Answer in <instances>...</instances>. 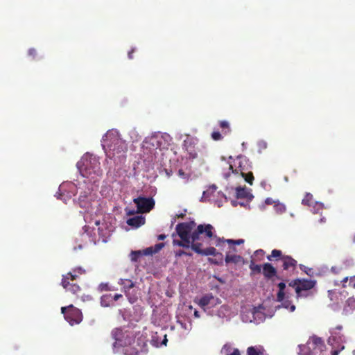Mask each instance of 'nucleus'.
<instances>
[{
	"mask_svg": "<svg viewBox=\"0 0 355 355\" xmlns=\"http://www.w3.org/2000/svg\"><path fill=\"white\" fill-rule=\"evenodd\" d=\"M243 161L245 162V159H244L241 157H238L234 160V166H236V168L235 169H234L233 166L232 164H230L229 168L232 171V173H241L240 169H241L242 171H243V169H244V168L243 167Z\"/></svg>",
	"mask_w": 355,
	"mask_h": 355,
	"instance_id": "16",
	"label": "nucleus"
},
{
	"mask_svg": "<svg viewBox=\"0 0 355 355\" xmlns=\"http://www.w3.org/2000/svg\"><path fill=\"white\" fill-rule=\"evenodd\" d=\"M267 259L270 261H281L282 262V268L286 271H293L295 270L297 261L289 255L283 254L280 250L274 249L271 254L267 256Z\"/></svg>",
	"mask_w": 355,
	"mask_h": 355,
	"instance_id": "2",
	"label": "nucleus"
},
{
	"mask_svg": "<svg viewBox=\"0 0 355 355\" xmlns=\"http://www.w3.org/2000/svg\"><path fill=\"white\" fill-rule=\"evenodd\" d=\"M145 218L142 216H136L127 220V224L134 227H139L145 223Z\"/></svg>",
	"mask_w": 355,
	"mask_h": 355,
	"instance_id": "15",
	"label": "nucleus"
},
{
	"mask_svg": "<svg viewBox=\"0 0 355 355\" xmlns=\"http://www.w3.org/2000/svg\"><path fill=\"white\" fill-rule=\"evenodd\" d=\"M219 303H220V301L218 298L214 297L212 294H207L200 299L198 304L204 308L209 305L213 306Z\"/></svg>",
	"mask_w": 355,
	"mask_h": 355,
	"instance_id": "13",
	"label": "nucleus"
},
{
	"mask_svg": "<svg viewBox=\"0 0 355 355\" xmlns=\"http://www.w3.org/2000/svg\"><path fill=\"white\" fill-rule=\"evenodd\" d=\"M231 349V346L229 345V344H225L223 347V349H225L226 350L227 352H229L230 349Z\"/></svg>",
	"mask_w": 355,
	"mask_h": 355,
	"instance_id": "48",
	"label": "nucleus"
},
{
	"mask_svg": "<svg viewBox=\"0 0 355 355\" xmlns=\"http://www.w3.org/2000/svg\"><path fill=\"white\" fill-rule=\"evenodd\" d=\"M225 178H227L229 177V174H225Z\"/></svg>",
	"mask_w": 355,
	"mask_h": 355,
	"instance_id": "62",
	"label": "nucleus"
},
{
	"mask_svg": "<svg viewBox=\"0 0 355 355\" xmlns=\"http://www.w3.org/2000/svg\"><path fill=\"white\" fill-rule=\"evenodd\" d=\"M227 355H241V353L239 349L234 348L232 352L227 354Z\"/></svg>",
	"mask_w": 355,
	"mask_h": 355,
	"instance_id": "43",
	"label": "nucleus"
},
{
	"mask_svg": "<svg viewBox=\"0 0 355 355\" xmlns=\"http://www.w3.org/2000/svg\"><path fill=\"white\" fill-rule=\"evenodd\" d=\"M98 291H110V288L109 287V285L107 283H101L98 285Z\"/></svg>",
	"mask_w": 355,
	"mask_h": 355,
	"instance_id": "34",
	"label": "nucleus"
},
{
	"mask_svg": "<svg viewBox=\"0 0 355 355\" xmlns=\"http://www.w3.org/2000/svg\"><path fill=\"white\" fill-rule=\"evenodd\" d=\"M28 55L30 56H32L33 58H35L37 55V51L35 49H30L28 50Z\"/></svg>",
	"mask_w": 355,
	"mask_h": 355,
	"instance_id": "42",
	"label": "nucleus"
},
{
	"mask_svg": "<svg viewBox=\"0 0 355 355\" xmlns=\"http://www.w3.org/2000/svg\"><path fill=\"white\" fill-rule=\"evenodd\" d=\"M298 286L296 288L297 297H306L312 294L310 291L316 285V281L308 279H300L297 280Z\"/></svg>",
	"mask_w": 355,
	"mask_h": 355,
	"instance_id": "6",
	"label": "nucleus"
},
{
	"mask_svg": "<svg viewBox=\"0 0 355 355\" xmlns=\"http://www.w3.org/2000/svg\"><path fill=\"white\" fill-rule=\"evenodd\" d=\"M312 342L315 347H318L320 352H322L325 349V345L321 338L313 336L312 338Z\"/></svg>",
	"mask_w": 355,
	"mask_h": 355,
	"instance_id": "23",
	"label": "nucleus"
},
{
	"mask_svg": "<svg viewBox=\"0 0 355 355\" xmlns=\"http://www.w3.org/2000/svg\"><path fill=\"white\" fill-rule=\"evenodd\" d=\"M232 250L233 251H236V248L234 247L232 248Z\"/></svg>",
	"mask_w": 355,
	"mask_h": 355,
	"instance_id": "63",
	"label": "nucleus"
},
{
	"mask_svg": "<svg viewBox=\"0 0 355 355\" xmlns=\"http://www.w3.org/2000/svg\"><path fill=\"white\" fill-rule=\"evenodd\" d=\"M175 255L176 257H180L183 255L191 257V256H192V254L190 252H187L182 250H177L175 252Z\"/></svg>",
	"mask_w": 355,
	"mask_h": 355,
	"instance_id": "33",
	"label": "nucleus"
},
{
	"mask_svg": "<svg viewBox=\"0 0 355 355\" xmlns=\"http://www.w3.org/2000/svg\"><path fill=\"white\" fill-rule=\"evenodd\" d=\"M182 241V243L184 245H182V248H191V245L192 243V239H191V237H186L185 239L184 238H180Z\"/></svg>",
	"mask_w": 355,
	"mask_h": 355,
	"instance_id": "32",
	"label": "nucleus"
},
{
	"mask_svg": "<svg viewBox=\"0 0 355 355\" xmlns=\"http://www.w3.org/2000/svg\"><path fill=\"white\" fill-rule=\"evenodd\" d=\"M297 280H300V279H294V280L291 281V282L288 284L289 286L295 288V291H296V288H297V286H298V282H297Z\"/></svg>",
	"mask_w": 355,
	"mask_h": 355,
	"instance_id": "39",
	"label": "nucleus"
},
{
	"mask_svg": "<svg viewBox=\"0 0 355 355\" xmlns=\"http://www.w3.org/2000/svg\"><path fill=\"white\" fill-rule=\"evenodd\" d=\"M112 337L115 340L113 344L114 348L130 345L135 340L134 334L132 331H123L120 328H116L112 331Z\"/></svg>",
	"mask_w": 355,
	"mask_h": 355,
	"instance_id": "4",
	"label": "nucleus"
},
{
	"mask_svg": "<svg viewBox=\"0 0 355 355\" xmlns=\"http://www.w3.org/2000/svg\"><path fill=\"white\" fill-rule=\"evenodd\" d=\"M166 236L165 234H159L157 237L158 240H164L165 239Z\"/></svg>",
	"mask_w": 355,
	"mask_h": 355,
	"instance_id": "50",
	"label": "nucleus"
},
{
	"mask_svg": "<svg viewBox=\"0 0 355 355\" xmlns=\"http://www.w3.org/2000/svg\"><path fill=\"white\" fill-rule=\"evenodd\" d=\"M219 125L220 127L223 129V130H226L225 131H223V133L225 135L228 132H230V125H229V123L226 121H220L219 122Z\"/></svg>",
	"mask_w": 355,
	"mask_h": 355,
	"instance_id": "31",
	"label": "nucleus"
},
{
	"mask_svg": "<svg viewBox=\"0 0 355 355\" xmlns=\"http://www.w3.org/2000/svg\"><path fill=\"white\" fill-rule=\"evenodd\" d=\"M202 255L208 256V255H213V256H218L220 261H217L216 259H212L209 258L208 261L210 263H214L218 265L219 263L222 261L223 259V255L221 253L217 252L216 250L214 247H209L206 249H204L202 251Z\"/></svg>",
	"mask_w": 355,
	"mask_h": 355,
	"instance_id": "14",
	"label": "nucleus"
},
{
	"mask_svg": "<svg viewBox=\"0 0 355 355\" xmlns=\"http://www.w3.org/2000/svg\"><path fill=\"white\" fill-rule=\"evenodd\" d=\"M182 239L181 240H176V239H173V245H178V246H180V247H182L183 243H182Z\"/></svg>",
	"mask_w": 355,
	"mask_h": 355,
	"instance_id": "41",
	"label": "nucleus"
},
{
	"mask_svg": "<svg viewBox=\"0 0 355 355\" xmlns=\"http://www.w3.org/2000/svg\"><path fill=\"white\" fill-rule=\"evenodd\" d=\"M166 342H167V338H166V336H164V340L162 342V344L166 345Z\"/></svg>",
	"mask_w": 355,
	"mask_h": 355,
	"instance_id": "56",
	"label": "nucleus"
},
{
	"mask_svg": "<svg viewBox=\"0 0 355 355\" xmlns=\"http://www.w3.org/2000/svg\"><path fill=\"white\" fill-rule=\"evenodd\" d=\"M194 315H195V316H196V318H198V317L200 316V315H199V313H198V311H195V312H194Z\"/></svg>",
	"mask_w": 355,
	"mask_h": 355,
	"instance_id": "59",
	"label": "nucleus"
},
{
	"mask_svg": "<svg viewBox=\"0 0 355 355\" xmlns=\"http://www.w3.org/2000/svg\"><path fill=\"white\" fill-rule=\"evenodd\" d=\"M111 295H103L102 297H101V304H103L104 300L106 299V298H108V297H110Z\"/></svg>",
	"mask_w": 355,
	"mask_h": 355,
	"instance_id": "49",
	"label": "nucleus"
},
{
	"mask_svg": "<svg viewBox=\"0 0 355 355\" xmlns=\"http://www.w3.org/2000/svg\"><path fill=\"white\" fill-rule=\"evenodd\" d=\"M129 301L130 303H134L135 302V299L129 298Z\"/></svg>",
	"mask_w": 355,
	"mask_h": 355,
	"instance_id": "60",
	"label": "nucleus"
},
{
	"mask_svg": "<svg viewBox=\"0 0 355 355\" xmlns=\"http://www.w3.org/2000/svg\"><path fill=\"white\" fill-rule=\"evenodd\" d=\"M135 214V211H127V214L128 215H132Z\"/></svg>",
	"mask_w": 355,
	"mask_h": 355,
	"instance_id": "57",
	"label": "nucleus"
},
{
	"mask_svg": "<svg viewBox=\"0 0 355 355\" xmlns=\"http://www.w3.org/2000/svg\"><path fill=\"white\" fill-rule=\"evenodd\" d=\"M284 306L285 308L288 309L289 308L290 306V302L288 301H286L284 303Z\"/></svg>",
	"mask_w": 355,
	"mask_h": 355,
	"instance_id": "52",
	"label": "nucleus"
},
{
	"mask_svg": "<svg viewBox=\"0 0 355 355\" xmlns=\"http://www.w3.org/2000/svg\"><path fill=\"white\" fill-rule=\"evenodd\" d=\"M119 284L123 286V289L126 295L127 292L135 286V284L130 279H121Z\"/></svg>",
	"mask_w": 355,
	"mask_h": 355,
	"instance_id": "21",
	"label": "nucleus"
},
{
	"mask_svg": "<svg viewBox=\"0 0 355 355\" xmlns=\"http://www.w3.org/2000/svg\"><path fill=\"white\" fill-rule=\"evenodd\" d=\"M133 202L137 205V212L139 214L150 211L154 208L155 204L153 198H145L141 196L134 198Z\"/></svg>",
	"mask_w": 355,
	"mask_h": 355,
	"instance_id": "8",
	"label": "nucleus"
},
{
	"mask_svg": "<svg viewBox=\"0 0 355 355\" xmlns=\"http://www.w3.org/2000/svg\"><path fill=\"white\" fill-rule=\"evenodd\" d=\"M243 257L240 255L237 254H230V253H227L225 256V262L226 263H238L243 261Z\"/></svg>",
	"mask_w": 355,
	"mask_h": 355,
	"instance_id": "19",
	"label": "nucleus"
},
{
	"mask_svg": "<svg viewBox=\"0 0 355 355\" xmlns=\"http://www.w3.org/2000/svg\"><path fill=\"white\" fill-rule=\"evenodd\" d=\"M211 138L214 141H218L222 139L223 137L218 131H214L211 133Z\"/></svg>",
	"mask_w": 355,
	"mask_h": 355,
	"instance_id": "35",
	"label": "nucleus"
},
{
	"mask_svg": "<svg viewBox=\"0 0 355 355\" xmlns=\"http://www.w3.org/2000/svg\"><path fill=\"white\" fill-rule=\"evenodd\" d=\"M78 275L71 272H68L65 275H62L61 284L62 287L67 291L71 292L73 295H78L80 291V287L74 283H71L76 280Z\"/></svg>",
	"mask_w": 355,
	"mask_h": 355,
	"instance_id": "7",
	"label": "nucleus"
},
{
	"mask_svg": "<svg viewBox=\"0 0 355 355\" xmlns=\"http://www.w3.org/2000/svg\"><path fill=\"white\" fill-rule=\"evenodd\" d=\"M62 313L64 314L65 320L71 324H79L83 320V315L81 311L70 305L67 307H62Z\"/></svg>",
	"mask_w": 355,
	"mask_h": 355,
	"instance_id": "5",
	"label": "nucleus"
},
{
	"mask_svg": "<svg viewBox=\"0 0 355 355\" xmlns=\"http://www.w3.org/2000/svg\"><path fill=\"white\" fill-rule=\"evenodd\" d=\"M193 220L178 223L175 227V231L180 238L191 237L193 230L196 226Z\"/></svg>",
	"mask_w": 355,
	"mask_h": 355,
	"instance_id": "10",
	"label": "nucleus"
},
{
	"mask_svg": "<svg viewBox=\"0 0 355 355\" xmlns=\"http://www.w3.org/2000/svg\"><path fill=\"white\" fill-rule=\"evenodd\" d=\"M105 141L109 148V156L114 157L117 155L118 157H121L127 150L125 141L116 135L112 137H111V135H107Z\"/></svg>",
	"mask_w": 355,
	"mask_h": 355,
	"instance_id": "3",
	"label": "nucleus"
},
{
	"mask_svg": "<svg viewBox=\"0 0 355 355\" xmlns=\"http://www.w3.org/2000/svg\"><path fill=\"white\" fill-rule=\"evenodd\" d=\"M132 260L137 261V257L141 254L139 251H134L132 252Z\"/></svg>",
	"mask_w": 355,
	"mask_h": 355,
	"instance_id": "40",
	"label": "nucleus"
},
{
	"mask_svg": "<svg viewBox=\"0 0 355 355\" xmlns=\"http://www.w3.org/2000/svg\"><path fill=\"white\" fill-rule=\"evenodd\" d=\"M184 216H185V214H180L178 215V218H184Z\"/></svg>",
	"mask_w": 355,
	"mask_h": 355,
	"instance_id": "58",
	"label": "nucleus"
},
{
	"mask_svg": "<svg viewBox=\"0 0 355 355\" xmlns=\"http://www.w3.org/2000/svg\"><path fill=\"white\" fill-rule=\"evenodd\" d=\"M200 247H201V243H195V242L192 241V243L191 245V248L193 251H195L196 253L202 255L203 250H202L200 248Z\"/></svg>",
	"mask_w": 355,
	"mask_h": 355,
	"instance_id": "29",
	"label": "nucleus"
},
{
	"mask_svg": "<svg viewBox=\"0 0 355 355\" xmlns=\"http://www.w3.org/2000/svg\"><path fill=\"white\" fill-rule=\"evenodd\" d=\"M347 302L349 304H352V306H355V300H353V299H349L347 300Z\"/></svg>",
	"mask_w": 355,
	"mask_h": 355,
	"instance_id": "51",
	"label": "nucleus"
},
{
	"mask_svg": "<svg viewBox=\"0 0 355 355\" xmlns=\"http://www.w3.org/2000/svg\"><path fill=\"white\" fill-rule=\"evenodd\" d=\"M77 167L83 177L94 179L102 173L100 162L95 156H84L77 163Z\"/></svg>",
	"mask_w": 355,
	"mask_h": 355,
	"instance_id": "1",
	"label": "nucleus"
},
{
	"mask_svg": "<svg viewBox=\"0 0 355 355\" xmlns=\"http://www.w3.org/2000/svg\"><path fill=\"white\" fill-rule=\"evenodd\" d=\"M265 251L259 249L256 250L253 255L251 257L250 261H254V262L262 261L264 259Z\"/></svg>",
	"mask_w": 355,
	"mask_h": 355,
	"instance_id": "20",
	"label": "nucleus"
},
{
	"mask_svg": "<svg viewBox=\"0 0 355 355\" xmlns=\"http://www.w3.org/2000/svg\"><path fill=\"white\" fill-rule=\"evenodd\" d=\"M178 174H179V175H180V176H184V172L182 169H180V170L178 171Z\"/></svg>",
	"mask_w": 355,
	"mask_h": 355,
	"instance_id": "55",
	"label": "nucleus"
},
{
	"mask_svg": "<svg viewBox=\"0 0 355 355\" xmlns=\"http://www.w3.org/2000/svg\"><path fill=\"white\" fill-rule=\"evenodd\" d=\"M290 311L293 312L295 310V306L292 304L289 306Z\"/></svg>",
	"mask_w": 355,
	"mask_h": 355,
	"instance_id": "53",
	"label": "nucleus"
},
{
	"mask_svg": "<svg viewBox=\"0 0 355 355\" xmlns=\"http://www.w3.org/2000/svg\"><path fill=\"white\" fill-rule=\"evenodd\" d=\"M300 268L304 271L306 274H307L308 275H311V273L312 272V269L311 268H309L302 264H300Z\"/></svg>",
	"mask_w": 355,
	"mask_h": 355,
	"instance_id": "36",
	"label": "nucleus"
},
{
	"mask_svg": "<svg viewBox=\"0 0 355 355\" xmlns=\"http://www.w3.org/2000/svg\"><path fill=\"white\" fill-rule=\"evenodd\" d=\"M274 207L277 214L284 213L286 210V206L284 204L279 202L275 204Z\"/></svg>",
	"mask_w": 355,
	"mask_h": 355,
	"instance_id": "30",
	"label": "nucleus"
},
{
	"mask_svg": "<svg viewBox=\"0 0 355 355\" xmlns=\"http://www.w3.org/2000/svg\"><path fill=\"white\" fill-rule=\"evenodd\" d=\"M214 227L210 224H201L198 225L197 228L191 234L193 242H196L200 239V235H205V237L211 239L214 236Z\"/></svg>",
	"mask_w": 355,
	"mask_h": 355,
	"instance_id": "9",
	"label": "nucleus"
},
{
	"mask_svg": "<svg viewBox=\"0 0 355 355\" xmlns=\"http://www.w3.org/2000/svg\"><path fill=\"white\" fill-rule=\"evenodd\" d=\"M249 268L250 270V275L251 276L258 275L261 272L262 266L256 264V262H254V261H250Z\"/></svg>",
	"mask_w": 355,
	"mask_h": 355,
	"instance_id": "18",
	"label": "nucleus"
},
{
	"mask_svg": "<svg viewBox=\"0 0 355 355\" xmlns=\"http://www.w3.org/2000/svg\"><path fill=\"white\" fill-rule=\"evenodd\" d=\"M71 272L73 274L77 275L78 277L80 275H82L85 272V270H83L82 268L79 267V268H74L73 270V272Z\"/></svg>",
	"mask_w": 355,
	"mask_h": 355,
	"instance_id": "37",
	"label": "nucleus"
},
{
	"mask_svg": "<svg viewBox=\"0 0 355 355\" xmlns=\"http://www.w3.org/2000/svg\"><path fill=\"white\" fill-rule=\"evenodd\" d=\"M275 202L273 200L272 198H267L266 200H265V203L266 205H272L274 204Z\"/></svg>",
	"mask_w": 355,
	"mask_h": 355,
	"instance_id": "44",
	"label": "nucleus"
},
{
	"mask_svg": "<svg viewBox=\"0 0 355 355\" xmlns=\"http://www.w3.org/2000/svg\"><path fill=\"white\" fill-rule=\"evenodd\" d=\"M340 351L339 350H333L331 352V355H338Z\"/></svg>",
	"mask_w": 355,
	"mask_h": 355,
	"instance_id": "54",
	"label": "nucleus"
},
{
	"mask_svg": "<svg viewBox=\"0 0 355 355\" xmlns=\"http://www.w3.org/2000/svg\"><path fill=\"white\" fill-rule=\"evenodd\" d=\"M263 275L267 279H272L276 277L277 279H282V277L277 276V269L270 263H265L262 265Z\"/></svg>",
	"mask_w": 355,
	"mask_h": 355,
	"instance_id": "12",
	"label": "nucleus"
},
{
	"mask_svg": "<svg viewBox=\"0 0 355 355\" xmlns=\"http://www.w3.org/2000/svg\"><path fill=\"white\" fill-rule=\"evenodd\" d=\"M226 242L228 244H233V245H241L244 243L243 239H238V240H233V239H218V243H216V245H220V242Z\"/></svg>",
	"mask_w": 355,
	"mask_h": 355,
	"instance_id": "25",
	"label": "nucleus"
},
{
	"mask_svg": "<svg viewBox=\"0 0 355 355\" xmlns=\"http://www.w3.org/2000/svg\"><path fill=\"white\" fill-rule=\"evenodd\" d=\"M197 142L198 139L196 138L189 135H187V138L184 140L183 148L187 153L189 158L191 159H194L198 157Z\"/></svg>",
	"mask_w": 355,
	"mask_h": 355,
	"instance_id": "11",
	"label": "nucleus"
},
{
	"mask_svg": "<svg viewBox=\"0 0 355 355\" xmlns=\"http://www.w3.org/2000/svg\"><path fill=\"white\" fill-rule=\"evenodd\" d=\"M95 224L96 225L98 226L100 225V220H96Z\"/></svg>",
	"mask_w": 355,
	"mask_h": 355,
	"instance_id": "61",
	"label": "nucleus"
},
{
	"mask_svg": "<svg viewBox=\"0 0 355 355\" xmlns=\"http://www.w3.org/2000/svg\"><path fill=\"white\" fill-rule=\"evenodd\" d=\"M135 49H132L128 53V58L129 59H132L133 58V53L135 52Z\"/></svg>",
	"mask_w": 355,
	"mask_h": 355,
	"instance_id": "46",
	"label": "nucleus"
},
{
	"mask_svg": "<svg viewBox=\"0 0 355 355\" xmlns=\"http://www.w3.org/2000/svg\"><path fill=\"white\" fill-rule=\"evenodd\" d=\"M122 297V295L121 294H115L114 296H113V300L114 301H117L118 300H119L120 298Z\"/></svg>",
	"mask_w": 355,
	"mask_h": 355,
	"instance_id": "47",
	"label": "nucleus"
},
{
	"mask_svg": "<svg viewBox=\"0 0 355 355\" xmlns=\"http://www.w3.org/2000/svg\"><path fill=\"white\" fill-rule=\"evenodd\" d=\"M349 287H352L353 288H355V276H352L349 279Z\"/></svg>",
	"mask_w": 355,
	"mask_h": 355,
	"instance_id": "38",
	"label": "nucleus"
},
{
	"mask_svg": "<svg viewBox=\"0 0 355 355\" xmlns=\"http://www.w3.org/2000/svg\"><path fill=\"white\" fill-rule=\"evenodd\" d=\"M279 291L277 295L278 302H282L285 297L284 289L286 288V284L284 282H280L277 285Z\"/></svg>",
	"mask_w": 355,
	"mask_h": 355,
	"instance_id": "22",
	"label": "nucleus"
},
{
	"mask_svg": "<svg viewBox=\"0 0 355 355\" xmlns=\"http://www.w3.org/2000/svg\"><path fill=\"white\" fill-rule=\"evenodd\" d=\"M164 247V243H159L155 244L154 246L147 248L144 250V254L146 255H153V254L157 253Z\"/></svg>",
	"mask_w": 355,
	"mask_h": 355,
	"instance_id": "17",
	"label": "nucleus"
},
{
	"mask_svg": "<svg viewBox=\"0 0 355 355\" xmlns=\"http://www.w3.org/2000/svg\"><path fill=\"white\" fill-rule=\"evenodd\" d=\"M313 202V196L309 193H306L302 200V205L311 206Z\"/></svg>",
	"mask_w": 355,
	"mask_h": 355,
	"instance_id": "28",
	"label": "nucleus"
},
{
	"mask_svg": "<svg viewBox=\"0 0 355 355\" xmlns=\"http://www.w3.org/2000/svg\"><path fill=\"white\" fill-rule=\"evenodd\" d=\"M240 171H241V175L245 179V182H247L248 184L252 185L253 183V180H254L253 173L252 172L245 173L243 171H242L241 169H240Z\"/></svg>",
	"mask_w": 355,
	"mask_h": 355,
	"instance_id": "26",
	"label": "nucleus"
},
{
	"mask_svg": "<svg viewBox=\"0 0 355 355\" xmlns=\"http://www.w3.org/2000/svg\"><path fill=\"white\" fill-rule=\"evenodd\" d=\"M263 349L262 347H257L254 346L249 347L247 349V355H262Z\"/></svg>",
	"mask_w": 355,
	"mask_h": 355,
	"instance_id": "24",
	"label": "nucleus"
},
{
	"mask_svg": "<svg viewBox=\"0 0 355 355\" xmlns=\"http://www.w3.org/2000/svg\"><path fill=\"white\" fill-rule=\"evenodd\" d=\"M236 196L237 198H246L248 192L244 188L237 187L236 189Z\"/></svg>",
	"mask_w": 355,
	"mask_h": 355,
	"instance_id": "27",
	"label": "nucleus"
},
{
	"mask_svg": "<svg viewBox=\"0 0 355 355\" xmlns=\"http://www.w3.org/2000/svg\"><path fill=\"white\" fill-rule=\"evenodd\" d=\"M349 280L348 277H345L340 282L343 283L342 286L343 288H346L347 286L346 285V283Z\"/></svg>",
	"mask_w": 355,
	"mask_h": 355,
	"instance_id": "45",
	"label": "nucleus"
}]
</instances>
